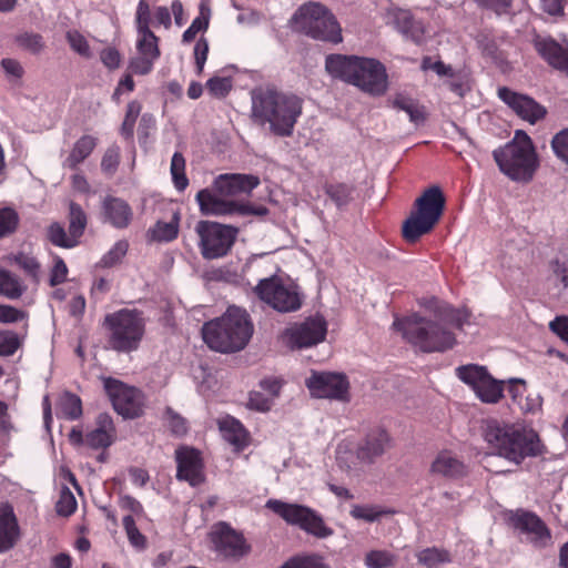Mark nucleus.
Wrapping results in <instances>:
<instances>
[{
  "label": "nucleus",
  "mask_w": 568,
  "mask_h": 568,
  "mask_svg": "<svg viewBox=\"0 0 568 568\" xmlns=\"http://www.w3.org/2000/svg\"><path fill=\"white\" fill-rule=\"evenodd\" d=\"M384 19L387 24L394 27L406 39L416 44L424 41L425 28L422 21L416 20L409 10L389 7L384 14Z\"/></svg>",
  "instance_id": "5701e85b"
},
{
  "label": "nucleus",
  "mask_w": 568,
  "mask_h": 568,
  "mask_svg": "<svg viewBox=\"0 0 568 568\" xmlns=\"http://www.w3.org/2000/svg\"><path fill=\"white\" fill-rule=\"evenodd\" d=\"M141 104L138 101H131L126 105L125 116L121 125V135L129 141L133 140L135 122L141 112Z\"/></svg>",
  "instance_id": "c03bdc74"
},
{
  "label": "nucleus",
  "mask_w": 568,
  "mask_h": 568,
  "mask_svg": "<svg viewBox=\"0 0 568 568\" xmlns=\"http://www.w3.org/2000/svg\"><path fill=\"white\" fill-rule=\"evenodd\" d=\"M432 474L448 479H462L468 474V467L450 452H440L430 466Z\"/></svg>",
  "instance_id": "cd10ccee"
},
{
  "label": "nucleus",
  "mask_w": 568,
  "mask_h": 568,
  "mask_svg": "<svg viewBox=\"0 0 568 568\" xmlns=\"http://www.w3.org/2000/svg\"><path fill=\"white\" fill-rule=\"evenodd\" d=\"M534 47L538 54L554 69L568 72V43L560 44L551 37H536Z\"/></svg>",
  "instance_id": "a878e982"
},
{
  "label": "nucleus",
  "mask_w": 568,
  "mask_h": 568,
  "mask_svg": "<svg viewBox=\"0 0 568 568\" xmlns=\"http://www.w3.org/2000/svg\"><path fill=\"white\" fill-rule=\"evenodd\" d=\"M445 205L446 199L439 186L426 189L415 200L414 209L403 224L402 234L406 242L415 243L423 235L430 233L438 224Z\"/></svg>",
  "instance_id": "6e6552de"
},
{
  "label": "nucleus",
  "mask_w": 568,
  "mask_h": 568,
  "mask_svg": "<svg viewBox=\"0 0 568 568\" xmlns=\"http://www.w3.org/2000/svg\"><path fill=\"white\" fill-rule=\"evenodd\" d=\"M326 322L322 317H308L303 323L287 328L285 337L291 348H304L316 345L325 339Z\"/></svg>",
  "instance_id": "412c9836"
},
{
  "label": "nucleus",
  "mask_w": 568,
  "mask_h": 568,
  "mask_svg": "<svg viewBox=\"0 0 568 568\" xmlns=\"http://www.w3.org/2000/svg\"><path fill=\"white\" fill-rule=\"evenodd\" d=\"M20 345L19 337L14 332L0 329V356H12Z\"/></svg>",
  "instance_id": "6e6d98bb"
},
{
  "label": "nucleus",
  "mask_w": 568,
  "mask_h": 568,
  "mask_svg": "<svg viewBox=\"0 0 568 568\" xmlns=\"http://www.w3.org/2000/svg\"><path fill=\"white\" fill-rule=\"evenodd\" d=\"M306 386L314 397L348 399L349 383L344 374L331 372H314L306 379Z\"/></svg>",
  "instance_id": "6ab92c4d"
},
{
  "label": "nucleus",
  "mask_w": 568,
  "mask_h": 568,
  "mask_svg": "<svg viewBox=\"0 0 568 568\" xmlns=\"http://www.w3.org/2000/svg\"><path fill=\"white\" fill-rule=\"evenodd\" d=\"M393 514V511L384 509L378 505H353L349 515L357 520L374 523L379 520L384 515Z\"/></svg>",
  "instance_id": "79ce46f5"
},
{
  "label": "nucleus",
  "mask_w": 568,
  "mask_h": 568,
  "mask_svg": "<svg viewBox=\"0 0 568 568\" xmlns=\"http://www.w3.org/2000/svg\"><path fill=\"white\" fill-rule=\"evenodd\" d=\"M97 145L98 138L90 134L82 135L74 142L64 161V165L71 170H77L92 154Z\"/></svg>",
  "instance_id": "7c9ffc66"
},
{
  "label": "nucleus",
  "mask_w": 568,
  "mask_h": 568,
  "mask_svg": "<svg viewBox=\"0 0 568 568\" xmlns=\"http://www.w3.org/2000/svg\"><path fill=\"white\" fill-rule=\"evenodd\" d=\"M26 287L23 286L20 278L9 271L0 268V294L9 300H18L24 293Z\"/></svg>",
  "instance_id": "f704fd0d"
},
{
  "label": "nucleus",
  "mask_w": 568,
  "mask_h": 568,
  "mask_svg": "<svg viewBox=\"0 0 568 568\" xmlns=\"http://www.w3.org/2000/svg\"><path fill=\"white\" fill-rule=\"evenodd\" d=\"M121 54L118 49L108 47L100 52V60L109 70H115L120 67Z\"/></svg>",
  "instance_id": "0e129e2a"
},
{
  "label": "nucleus",
  "mask_w": 568,
  "mask_h": 568,
  "mask_svg": "<svg viewBox=\"0 0 568 568\" xmlns=\"http://www.w3.org/2000/svg\"><path fill=\"white\" fill-rule=\"evenodd\" d=\"M392 446L389 434L381 427L372 428L358 443L356 457L361 463L373 464Z\"/></svg>",
  "instance_id": "b1692460"
},
{
  "label": "nucleus",
  "mask_w": 568,
  "mask_h": 568,
  "mask_svg": "<svg viewBox=\"0 0 568 568\" xmlns=\"http://www.w3.org/2000/svg\"><path fill=\"white\" fill-rule=\"evenodd\" d=\"M17 264L24 271L27 275L38 281L40 273V263L36 257L26 254H20L16 258Z\"/></svg>",
  "instance_id": "680f3d73"
},
{
  "label": "nucleus",
  "mask_w": 568,
  "mask_h": 568,
  "mask_svg": "<svg viewBox=\"0 0 568 568\" xmlns=\"http://www.w3.org/2000/svg\"><path fill=\"white\" fill-rule=\"evenodd\" d=\"M180 213L174 212L170 222L158 221L151 229L152 239L158 242H171L179 235Z\"/></svg>",
  "instance_id": "72a5a7b5"
},
{
  "label": "nucleus",
  "mask_w": 568,
  "mask_h": 568,
  "mask_svg": "<svg viewBox=\"0 0 568 568\" xmlns=\"http://www.w3.org/2000/svg\"><path fill=\"white\" fill-rule=\"evenodd\" d=\"M258 300L280 313L296 312L302 307L303 297L295 284H284L282 278L273 275L262 278L253 288Z\"/></svg>",
  "instance_id": "f8f14e48"
},
{
  "label": "nucleus",
  "mask_w": 568,
  "mask_h": 568,
  "mask_svg": "<svg viewBox=\"0 0 568 568\" xmlns=\"http://www.w3.org/2000/svg\"><path fill=\"white\" fill-rule=\"evenodd\" d=\"M550 145L556 158L568 165V129L557 132L552 136Z\"/></svg>",
  "instance_id": "09e8293b"
},
{
  "label": "nucleus",
  "mask_w": 568,
  "mask_h": 568,
  "mask_svg": "<svg viewBox=\"0 0 568 568\" xmlns=\"http://www.w3.org/2000/svg\"><path fill=\"white\" fill-rule=\"evenodd\" d=\"M47 239L54 246L62 248H72L79 244L75 237L70 233L68 234L64 226L59 222H53L48 226Z\"/></svg>",
  "instance_id": "e433bc0d"
},
{
  "label": "nucleus",
  "mask_w": 568,
  "mask_h": 568,
  "mask_svg": "<svg viewBox=\"0 0 568 568\" xmlns=\"http://www.w3.org/2000/svg\"><path fill=\"white\" fill-rule=\"evenodd\" d=\"M120 164V149L119 146H111L106 149L102 156L101 169L106 174H113Z\"/></svg>",
  "instance_id": "bf43d9fd"
},
{
  "label": "nucleus",
  "mask_w": 568,
  "mask_h": 568,
  "mask_svg": "<svg viewBox=\"0 0 568 568\" xmlns=\"http://www.w3.org/2000/svg\"><path fill=\"white\" fill-rule=\"evenodd\" d=\"M58 415H61L68 420H77L82 414V400L81 398L69 390L63 392L57 403Z\"/></svg>",
  "instance_id": "473e14b6"
},
{
  "label": "nucleus",
  "mask_w": 568,
  "mask_h": 568,
  "mask_svg": "<svg viewBox=\"0 0 568 568\" xmlns=\"http://www.w3.org/2000/svg\"><path fill=\"white\" fill-rule=\"evenodd\" d=\"M280 568H326L321 557L315 555L295 556L285 561Z\"/></svg>",
  "instance_id": "3c124183"
},
{
  "label": "nucleus",
  "mask_w": 568,
  "mask_h": 568,
  "mask_svg": "<svg viewBox=\"0 0 568 568\" xmlns=\"http://www.w3.org/2000/svg\"><path fill=\"white\" fill-rule=\"evenodd\" d=\"M498 98L507 104L520 119L535 124L542 120L547 110L532 98L513 91L507 87H500L497 90Z\"/></svg>",
  "instance_id": "4be33fe9"
},
{
  "label": "nucleus",
  "mask_w": 568,
  "mask_h": 568,
  "mask_svg": "<svg viewBox=\"0 0 568 568\" xmlns=\"http://www.w3.org/2000/svg\"><path fill=\"white\" fill-rule=\"evenodd\" d=\"M296 31L315 40L333 44L343 41L342 28L333 12L324 4L310 1L302 4L292 18Z\"/></svg>",
  "instance_id": "1a4fd4ad"
},
{
  "label": "nucleus",
  "mask_w": 568,
  "mask_h": 568,
  "mask_svg": "<svg viewBox=\"0 0 568 568\" xmlns=\"http://www.w3.org/2000/svg\"><path fill=\"white\" fill-rule=\"evenodd\" d=\"M104 389L115 412L124 418H135L142 414L143 394L138 388L109 377L104 381Z\"/></svg>",
  "instance_id": "dca6fc26"
},
{
  "label": "nucleus",
  "mask_w": 568,
  "mask_h": 568,
  "mask_svg": "<svg viewBox=\"0 0 568 568\" xmlns=\"http://www.w3.org/2000/svg\"><path fill=\"white\" fill-rule=\"evenodd\" d=\"M156 60L143 54H139L129 62V70L139 75L149 74L153 70Z\"/></svg>",
  "instance_id": "13d9d810"
},
{
  "label": "nucleus",
  "mask_w": 568,
  "mask_h": 568,
  "mask_svg": "<svg viewBox=\"0 0 568 568\" xmlns=\"http://www.w3.org/2000/svg\"><path fill=\"white\" fill-rule=\"evenodd\" d=\"M211 11L204 4L200 6L199 16L192 21L191 26L183 32L182 41L192 42L199 32H205L209 28Z\"/></svg>",
  "instance_id": "ea45409f"
},
{
  "label": "nucleus",
  "mask_w": 568,
  "mask_h": 568,
  "mask_svg": "<svg viewBox=\"0 0 568 568\" xmlns=\"http://www.w3.org/2000/svg\"><path fill=\"white\" fill-rule=\"evenodd\" d=\"M554 283L564 292H568V257L556 256L548 262Z\"/></svg>",
  "instance_id": "4c0bfd02"
},
{
  "label": "nucleus",
  "mask_w": 568,
  "mask_h": 568,
  "mask_svg": "<svg viewBox=\"0 0 568 568\" xmlns=\"http://www.w3.org/2000/svg\"><path fill=\"white\" fill-rule=\"evenodd\" d=\"M483 436L494 454L516 465L527 457L540 456L545 450L537 432L518 424L489 420L484 427Z\"/></svg>",
  "instance_id": "7ed1b4c3"
},
{
  "label": "nucleus",
  "mask_w": 568,
  "mask_h": 568,
  "mask_svg": "<svg viewBox=\"0 0 568 568\" xmlns=\"http://www.w3.org/2000/svg\"><path fill=\"white\" fill-rule=\"evenodd\" d=\"M260 184V179L247 174H222L213 183L214 190L221 196L250 194Z\"/></svg>",
  "instance_id": "bb28decb"
},
{
  "label": "nucleus",
  "mask_w": 568,
  "mask_h": 568,
  "mask_svg": "<svg viewBox=\"0 0 568 568\" xmlns=\"http://www.w3.org/2000/svg\"><path fill=\"white\" fill-rule=\"evenodd\" d=\"M505 523L513 529L526 535L537 548H544L551 539V531L545 521L534 511L517 508L504 514Z\"/></svg>",
  "instance_id": "4468645a"
},
{
  "label": "nucleus",
  "mask_w": 568,
  "mask_h": 568,
  "mask_svg": "<svg viewBox=\"0 0 568 568\" xmlns=\"http://www.w3.org/2000/svg\"><path fill=\"white\" fill-rule=\"evenodd\" d=\"M16 40L21 48L34 54L41 52L44 48L43 38L39 33L24 32L19 34Z\"/></svg>",
  "instance_id": "5fc2aeb1"
},
{
  "label": "nucleus",
  "mask_w": 568,
  "mask_h": 568,
  "mask_svg": "<svg viewBox=\"0 0 568 568\" xmlns=\"http://www.w3.org/2000/svg\"><path fill=\"white\" fill-rule=\"evenodd\" d=\"M95 428L85 435L79 427H73L69 433V442L73 446L85 445L92 449L108 448L113 444L116 434L112 417L101 413L95 419Z\"/></svg>",
  "instance_id": "f3484780"
},
{
  "label": "nucleus",
  "mask_w": 568,
  "mask_h": 568,
  "mask_svg": "<svg viewBox=\"0 0 568 568\" xmlns=\"http://www.w3.org/2000/svg\"><path fill=\"white\" fill-rule=\"evenodd\" d=\"M19 216L12 209H0V239L12 234L18 226Z\"/></svg>",
  "instance_id": "603ef678"
},
{
  "label": "nucleus",
  "mask_w": 568,
  "mask_h": 568,
  "mask_svg": "<svg viewBox=\"0 0 568 568\" xmlns=\"http://www.w3.org/2000/svg\"><path fill=\"white\" fill-rule=\"evenodd\" d=\"M272 406V398L258 392H252L248 398V407L258 412H267Z\"/></svg>",
  "instance_id": "774afa93"
},
{
  "label": "nucleus",
  "mask_w": 568,
  "mask_h": 568,
  "mask_svg": "<svg viewBox=\"0 0 568 568\" xmlns=\"http://www.w3.org/2000/svg\"><path fill=\"white\" fill-rule=\"evenodd\" d=\"M67 40L73 51L84 58L91 57V50L88 40L78 31H69Z\"/></svg>",
  "instance_id": "4d7b16f0"
},
{
  "label": "nucleus",
  "mask_w": 568,
  "mask_h": 568,
  "mask_svg": "<svg viewBox=\"0 0 568 568\" xmlns=\"http://www.w3.org/2000/svg\"><path fill=\"white\" fill-rule=\"evenodd\" d=\"M55 509L60 516L64 517L71 516L77 510V499L68 487L61 489Z\"/></svg>",
  "instance_id": "8fccbe9b"
},
{
  "label": "nucleus",
  "mask_w": 568,
  "mask_h": 568,
  "mask_svg": "<svg viewBox=\"0 0 568 568\" xmlns=\"http://www.w3.org/2000/svg\"><path fill=\"white\" fill-rule=\"evenodd\" d=\"M219 427L224 438L233 445L236 450H242L248 446L250 435L240 420L227 416L219 422Z\"/></svg>",
  "instance_id": "c756f323"
},
{
  "label": "nucleus",
  "mask_w": 568,
  "mask_h": 568,
  "mask_svg": "<svg viewBox=\"0 0 568 568\" xmlns=\"http://www.w3.org/2000/svg\"><path fill=\"white\" fill-rule=\"evenodd\" d=\"M265 507L286 524L297 526L316 538L324 539L334 534V530L325 524L323 517L307 506L285 503L280 499H268Z\"/></svg>",
  "instance_id": "9d476101"
},
{
  "label": "nucleus",
  "mask_w": 568,
  "mask_h": 568,
  "mask_svg": "<svg viewBox=\"0 0 568 568\" xmlns=\"http://www.w3.org/2000/svg\"><path fill=\"white\" fill-rule=\"evenodd\" d=\"M206 88L209 93L214 98H224L232 89V81L225 77H213L207 80Z\"/></svg>",
  "instance_id": "864d4df0"
},
{
  "label": "nucleus",
  "mask_w": 568,
  "mask_h": 568,
  "mask_svg": "<svg viewBox=\"0 0 568 568\" xmlns=\"http://www.w3.org/2000/svg\"><path fill=\"white\" fill-rule=\"evenodd\" d=\"M493 156L500 172L517 183L531 182L539 168L532 141L523 131H517L514 140L496 149Z\"/></svg>",
  "instance_id": "39448f33"
},
{
  "label": "nucleus",
  "mask_w": 568,
  "mask_h": 568,
  "mask_svg": "<svg viewBox=\"0 0 568 568\" xmlns=\"http://www.w3.org/2000/svg\"><path fill=\"white\" fill-rule=\"evenodd\" d=\"M164 420L170 432L178 437L184 436L187 430V422L180 414L174 412L171 407H166Z\"/></svg>",
  "instance_id": "de8ad7c7"
},
{
  "label": "nucleus",
  "mask_w": 568,
  "mask_h": 568,
  "mask_svg": "<svg viewBox=\"0 0 568 568\" xmlns=\"http://www.w3.org/2000/svg\"><path fill=\"white\" fill-rule=\"evenodd\" d=\"M326 71L371 97H382L388 89V74L377 59L333 53L325 59Z\"/></svg>",
  "instance_id": "f03ea898"
},
{
  "label": "nucleus",
  "mask_w": 568,
  "mask_h": 568,
  "mask_svg": "<svg viewBox=\"0 0 568 568\" xmlns=\"http://www.w3.org/2000/svg\"><path fill=\"white\" fill-rule=\"evenodd\" d=\"M26 313L11 305L0 304V323H16L23 320Z\"/></svg>",
  "instance_id": "338daca9"
},
{
  "label": "nucleus",
  "mask_w": 568,
  "mask_h": 568,
  "mask_svg": "<svg viewBox=\"0 0 568 568\" xmlns=\"http://www.w3.org/2000/svg\"><path fill=\"white\" fill-rule=\"evenodd\" d=\"M202 334L210 348L233 353L247 345L253 334V324L245 310L230 306L220 318L205 323Z\"/></svg>",
  "instance_id": "20e7f679"
},
{
  "label": "nucleus",
  "mask_w": 568,
  "mask_h": 568,
  "mask_svg": "<svg viewBox=\"0 0 568 568\" xmlns=\"http://www.w3.org/2000/svg\"><path fill=\"white\" fill-rule=\"evenodd\" d=\"M195 200L203 215H229L239 213L242 215L263 216L268 213L267 207L264 205L254 206L250 203L223 200L219 193L215 194L210 189L200 190L196 193Z\"/></svg>",
  "instance_id": "2eb2a0df"
},
{
  "label": "nucleus",
  "mask_w": 568,
  "mask_h": 568,
  "mask_svg": "<svg viewBox=\"0 0 568 568\" xmlns=\"http://www.w3.org/2000/svg\"><path fill=\"white\" fill-rule=\"evenodd\" d=\"M197 246L204 260H217L232 250L239 229L214 221L201 220L195 225Z\"/></svg>",
  "instance_id": "9b49d317"
},
{
  "label": "nucleus",
  "mask_w": 568,
  "mask_h": 568,
  "mask_svg": "<svg viewBox=\"0 0 568 568\" xmlns=\"http://www.w3.org/2000/svg\"><path fill=\"white\" fill-rule=\"evenodd\" d=\"M88 224V217L80 204L71 202L69 205V233L79 239L83 235Z\"/></svg>",
  "instance_id": "58836bf2"
},
{
  "label": "nucleus",
  "mask_w": 568,
  "mask_h": 568,
  "mask_svg": "<svg viewBox=\"0 0 568 568\" xmlns=\"http://www.w3.org/2000/svg\"><path fill=\"white\" fill-rule=\"evenodd\" d=\"M393 326L404 339L424 353L445 352L456 344L455 334L443 323L417 313L396 318Z\"/></svg>",
  "instance_id": "423d86ee"
},
{
  "label": "nucleus",
  "mask_w": 568,
  "mask_h": 568,
  "mask_svg": "<svg viewBox=\"0 0 568 568\" xmlns=\"http://www.w3.org/2000/svg\"><path fill=\"white\" fill-rule=\"evenodd\" d=\"M170 171L174 187L183 192L189 186V179L185 174V158L181 152L173 154Z\"/></svg>",
  "instance_id": "a19ab883"
},
{
  "label": "nucleus",
  "mask_w": 568,
  "mask_h": 568,
  "mask_svg": "<svg viewBox=\"0 0 568 568\" xmlns=\"http://www.w3.org/2000/svg\"><path fill=\"white\" fill-rule=\"evenodd\" d=\"M395 556L386 550H371L365 556L367 568H388L394 566Z\"/></svg>",
  "instance_id": "49530a36"
},
{
  "label": "nucleus",
  "mask_w": 568,
  "mask_h": 568,
  "mask_svg": "<svg viewBox=\"0 0 568 568\" xmlns=\"http://www.w3.org/2000/svg\"><path fill=\"white\" fill-rule=\"evenodd\" d=\"M475 2L483 8L493 10L497 14L508 13L513 4V0H475Z\"/></svg>",
  "instance_id": "69168bd1"
},
{
  "label": "nucleus",
  "mask_w": 568,
  "mask_h": 568,
  "mask_svg": "<svg viewBox=\"0 0 568 568\" xmlns=\"http://www.w3.org/2000/svg\"><path fill=\"white\" fill-rule=\"evenodd\" d=\"M303 111V100L293 94L275 89L260 87L252 91V118L258 124H270V130L277 136L293 134L295 124Z\"/></svg>",
  "instance_id": "f257e3e1"
},
{
  "label": "nucleus",
  "mask_w": 568,
  "mask_h": 568,
  "mask_svg": "<svg viewBox=\"0 0 568 568\" xmlns=\"http://www.w3.org/2000/svg\"><path fill=\"white\" fill-rule=\"evenodd\" d=\"M129 243L125 240L118 241L101 258L100 264L103 267H112L119 264L126 255Z\"/></svg>",
  "instance_id": "a18cd8bd"
},
{
  "label": "nucleus",
  "mask_w": 568,
  "mask_h": 568,
  "mask_svg": "<svg viewBox=\"0 0 568 568\" xmlns=\"http://www.w3.org/2000/svg\"><path fill=\"white\" fill-rule=\"evenodd\" d=\"M325 193L338 207H342L353 200L354 186L346 183H331L325 185Z\"/></svg>",
  "instance_id": "37998d69"
},
{
  "label": "nucleus",
  "mask_w": 568,
  "mask_h": 568,
  "mask_svg": "<svg viewBox=\"0 0 568 568\" xmlns=\"http://www.w3.org/2000/svg\"><path fill=\"white\" fill-rule=\"evenodd\" d=\"M457 377L471 387L483 403H498L504 393L503 382L495 379L485 366L476 364L463 365L456 368Z\"/></svg>",
  "instance_id": "ddd939ff"
},
{
  "label": "nucleus",
  "mask_w": 568,
  "mask_h": 568,
  "mask_svg": "<svg viewBox=\"0 0 568 568\" xmlns=\"http://www.w3.org/2000/svg\"><path fill=\"white\" fill-rule=\"evenodd\" d=\"M176 478L187 481L192 487L204 483V463L201 452L190 446H179L175 449Z\"/></svg>",
  "instance_id": "aec40b11"
},
{
  "label": "nucleus",
  "mask_w": 568,
  "mask_h": 568,
  "mask_svg": "<svg viewBox=\"0 0 568 568\" xmlns=\"http://www.w3.org/2000/svg\"><path fill=\"white\" fill-rule=\"evenodd\" d=\"M108 344L119 353H131L140 347L145 334V320L139 310L121 308L104 316Z\"/></svg>",
  "instance_id": "0eeeda50"
},
{
  "label": "nucleus",
  "mask_w": 568,
  "mask_h": 568,
  "mask_svg": "<svg viewBox=\"0 0 568 568\" xmlns=\"http://www.w3.org/2000/svg\"><path fill=\"white\" fill-rule=\"evenodd\" d=\"M20 529L13 508L10 505L0 506V552H4L17 544Z\"/></svg>",
  "instance_id": "c85d7f7f"
},
{
  "label": "nucleus",
  "mask_w": 568,
  "mask_h": 568,
  "mask_svg": "<svg viewBox=\"0 0 568 568\" xmlns=\"http://www.w3.org/2000/svg\"><path fill=\"white\" fill-rule=\"evenodd\" d=\"M136 36V50L139 54L158 60L161 55L159 48L160 38L153 31H139Z\"/></svg>",
  "instance_id": "c9c22d12"
},
{
  "label": "nucleus",
  "mask_w": 568,
  "mask_h": 568,
  "mask_svg": "<svg viewBox=\"0 0 568 568\" xmlns=\"http://www.w3.org/2000/svg\"><path fill=\"white\" fill-rule=\"evenodd\" d=\"M417 564L423 568H443L452 564L449 550L438 547H427L416 552Z\"/></svg>",
  "instance_id": "2f4dec72"
},
{
  "label": "nucleus",
  "mask_w": 568,
  "mask_h": 568,
  "mask_svg": "<svg viewBox=\"0 0 568 568\" xmlns=\"http://www.w3.org/2000/svg\"><path fill=\"white\" fill-rule=\"evenodd\" d=\"M209 54V42L205 38H200L194 45V59L196 71L199 74L202 73L204 64L207 60Z\"/></svg>",
  "instance_id": "e2e57ef3"
},
{
  "label": "nucleus",
  "mask_w": 568,
  "mask_h": 568,
  "mask_svg": "<svg viewBox=\"0 0 568 568\" xmlns=\"http://www.w3.org/2000/svg\"><path fill=\"white\" fill-rule=\"evenodd\" d=\"M68 272L69 271L64 261L60 256L55 255L54 264L50 273V286L54 287L64 283L68 277Z\"/></svg>",
  "instance_id": "052dcab7"
},
{
  "label": "nucleus",
  "mask_w": 568,
  "mask_h": 568,
  "mask_svg": "<svg viewBox=\"0 0 568 568\" xmlns=\"http://www.w3.org/2000/svg\"><path fill=\"white\" fill-rule=\"evenodd\" d=\"M216 552L224 558L240 560L251 551L244 536L226 523L217 524L211 532Z\"/></svg>",
  "instance_id": "a211bd4d"
},
{
  "label": "nucleus",
  "mask_w": 568,
  "mask_h": 568,
  "mask_svg": "<svg viewBox=\"0 0 568 568\" xmlns=\"http://www.w3.org/2000/svg\"><path fill=\"white\" fill-rule=\"evenodd\" d=\"M100 216L102 223L123 230L131 224L133 210L124 199L106 195L101 202Z\"/></svg>",
  "instance_id": "393cba45"
}]
</instances>
